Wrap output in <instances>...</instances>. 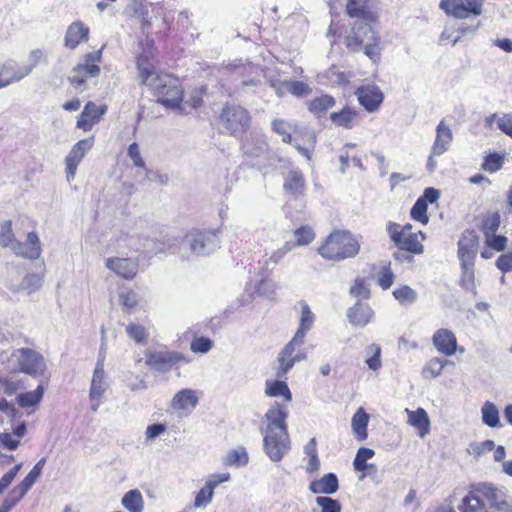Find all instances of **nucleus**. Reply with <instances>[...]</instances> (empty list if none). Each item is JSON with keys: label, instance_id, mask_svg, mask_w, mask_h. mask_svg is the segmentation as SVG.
Listing matches in <instances>:
<instances>
[{"label": "nucleus", "instance_id": "8", "mask_svg": "<svg viewBox=\"0 0 512 512\" xmlns=\"http://www.w3.org/2000/svg\"><path fill=\"white\" fill-rule=\"evenodd\" d=\"M11 358L16 362L20 372L32 377L42 376L46 369L44 357L31 348L13 350Z\"/></svg>", "mask_w": 512, "mask_h": 512}, {"label": "nucleus", "instance_id": "23", "mask_svg": "<svg viewBox=\"0 0 512 512\" xmlns=\"http://www.w3.org/2000/svg\"><path fill=\"white\" fill-rule=\"evenodd\" d=\"M477 250V238L469 233L464 235L458 242V256L461 266L474 265Z\"/></svg>", "mask_w": 512, "mask_h": 512}, {"label": "nucleus", "instance_id": "21", "mask_svg": "<svg viewBox=\"0 0 512 512\" xmlns=\"http://www.w3.org/2000/svg\"><path fill=\"white\" fill-rule=\"evenodd\" d=\"M432 342L436 350L445 356H453L458 348L455 334L446 328L438 329L433 335Z\"/></svg>", "mask_w": 512, "mask_h": 512}, {"label": "nucleus", "instance_id": "30", "mask_svg": "<svg viewBox=\"0 0 512 512\" xmlns=\"http://www.w3.org/2000/svg\"><path fill=\"white\" fill-rule=\"evenodd\" d=\"M242 150L249 157L259 158L268 151V144L263 136L251 135L243 142Z\"/></svg>", "mask_w": 512, "mask_h": 512}, {"label": "nucleus", "instance_id": "37", "mask_svg": "<svg viewBox=\"0 0 512 512\" xmlns=\"http://www.w3.org/2000/svg\"><path fill=\"white\" fill-rule=\"evenodd\" d=\"M45 458H41L31 469L28 475L16 486L23 494H26L33 484L36 482L38 477L41 475L43 467L45 465Z\"/></svg>", "mask_w": 512, "mask_h": 512}, {"label": "nucleus", "instance_id": "9", "mask_svg": "<svg viewBox=\"0 0 512 512\" xmlns=\"http://www.w3.org/2000/svg\"><path fill=\"white\" fill-rule=\"evenodd\" d=\"M220 121L230 134L237 136L249 128L250 116L241 106L227 105L222 110Z\"/></svg>", "mask_w": 512, "mask_h": 512}, {"label": "nucleus", "instance_id": "42", "mask_svg": "<svg viewBox=\"0 0 512 512\" xmlns=\"http://www.w3.org/2000/svg\"><path fill=\"white\" fill-rule=\"evenodd\" d=\"M2 75H6L7 79L11 83H16L21 81L23 78L28 76L29 74H23L22 72V65H19L14 60H8L6 61L2 67Z\"/></svg>", "mask_w": 512, "mask_h": 512}, {"label": "nucleus", "instance_id": "20", "mask_svg": "<svg viewBox=\"0 0 512 512\" xmlns=\"http://www.w3.org/2000/svg\"><path fill=\"white\" fill-rule=\"evenodd\" d=\"M139 263L136 259L111 257L106 260V268L124 279H133L138 272Z\"/></svg>", "mask_w": 512, "mask_h": 512}, {"label": "nucleus", "instance_id": "17", "mask_svg": "<svg viewBox=\"0 0 512 512\" xmlns=\"http://www.w3.org/2000/svg\"><path fill=\"white\" fill-rule=\"evenodd\" d=\"M183 359L178 352L157 351L146 354V364L158 372H167Z\"/></svg>", "mask_w": 512, "mask_h": 512}, {"label": "nucleus", "instance_id": "1", "mask_svg": "<svg viewBox=\"0 0 512 512\" xmlns=\"http://www.w3.org/2000/svg\"><path fill=\"white\" fill-rule=\"evenodd\" d=\"M137 64L142 82L153 89L158 102L168 108L180 107L183 90L179 80L169 74H157L144 55L138 58Z\"/></svg>", "mask_w": 512, "mask_h": 512}, {"label": "nucleus", "instance_id": "31", "mask_svg": "<svg viewBox=\"0 0 512 512\" xmlns=\"http://www.w3.org/2000/svg\"><path fill=\"white\" fill-rule=\"evenodd\" d=\"M408 413V423L419 430V435L424 437L429 432V417L423 408L415 411L406 409Z\"/></svg>", "mask_w": 512, "mask_h": 512}, {"label": "nucleus", "instance_id": "19", "mask_svg": "<svg viewBox=\"0 0 512 512\" xmlns=\"http://www.w3.org/2000/svg\"><path fill=\"white\" fill-rule=\"evenodd\" d=\"M43 284V277L36 273L26 274L21 282H16L13 278H8L6 280V287L12 293H26L27 295H31L37 292Z\"/></svg>", "mask_w": 512, "mask_h": 512}, {"label": "nucleus", "instance_id": "27", "mask_svg": "<svg viewBox=\"0 0 512 512\" xmlns=\"http://www.w3.org/2000/svg\"><path fill=\"white\" fill-rule=\"evenodd\" d=\"M314 320H315L314 314L310 310L308 304L306 302H302L301 303L300 325L291 340L303 345L305 342L306 334L311 329V327L314 323Z\"/></svg>", "mask_w": 512, "mask_h": 512}, {"label": "nucleus", "instance_id": "2", "mask_svg": "<svg viewBox=\"0 0 512 512\" xmlns=\"http://www.w3.org/2000/svg\"><path fill=\"white\" fill-rule=\"evenodd\" d=\"M287 411L275 403L265 414L267 427L264 435V449L273 462L280 461L290 449L286 425Z\"/></svg>", "mask_w": 512, "mask_h": 512}, {"label": "nucleus", "instance_id": "43", "mask_svg": "<svg viewBox=\"0 0 512 512\" xmlns=\"http://www.w3.org/2000/svg\"><path fill=\"white\" fill-rule=\"evenodd\" d=\"M43 394V386L38 385L37 388L33 391L19 394L17 396V402L23 408L32 407L37 405L41 401Z\"/></svg>", "mask_w": 512, "mask_h": 512}, {"label": "nucleus", "instance_id": "39", "mask_svg": "<svg viewBox=\"0 0 512 512\" xmlns=\"http://www.w3.org/2000/svg\"><path fill=\"white\" fill-rule=\"evenodd\" d=\"M449 363V360L434 357L424 365L421 374L425 379L436 378L441 375L443 368Z\"/></svg>", "mask_w": 512, "mask_h": 512}, {"label": "nucleus", "instance_id": "10", "mask_svg": "<svg viewBox=\"0 0 512 512\" xmlns=\"http://www.w3.org/2000/svg\"><path fill=\"white\" fill-rule=\"evenodd\" d=\"M483 3L484 0H441L440 8L447 15L458 19H465L470 15H481Z\"/></svg>", "mask_w": 512, "mask_h": 512}, {"label": "nucleus", "instance_id": "62", "mask_svg": "<svg viewBox=\"0 0 512 512\" xmlns=\"http://www.w3.org/2000/svg\"><path fill=\"white\" fill-rule=\"evenodd\" d=\"M212 347V341L206 337L196 338L191 343V350L196 353H207Z\"/></svg>", "mask_w": 512, "mask_h": 512}, {"label": "nucleus", "instance_id": "54", "mask_svg": "<svg viewBox=\"0 0 512 512\" xmlns=\"http://www.w3.org/2000/svg\"><path fill=\"white\" fill-rule=\"evenodd\" d=\"M106 112V106H97L95 103L89 101L84 106L82 113L84 117H89L94 124L98 123L101 116Z\"/></svg>", "mask_w": 512, "mask_h": 512}, {"label": "nucleus", "instance_id": "45", "mask_svg": "<svg viewBox=\"0 0 512 512\" xmlns=\"http://www.w3.org/2000/svg\"><path fill=\"white\" fill-rule=\"evenodd\" d=\"M393 296L401 305H411L416 302L418 293L410 286L403 285L394 289Z\"/></svg>", "mask_w": 512, "mask_h": 512}, {"label": "nucleus", "instance_id": "15", "mask_svg": "<svg viewBox=\"0 0 512 512\" xmlns=\"http://www.w3.org/2000/svg\"><path fill=\"white\" fill-rule=\"evenodd\" d=\"M230 480L229 473L212 474L210 475L205 485L199 490L195 496L194 507L195 508H206L212 501L215 488L224 482Z\"/></svg>", "mask_w": 512, "mask_h": 512}, {"label": "nucleus", "instance_id": "14", "mask_svg": "<svg viewBox=\"0 0 512 512\" xmlns=\"http://www.w3.org/2000/svg\"><path fill=\"white\" fill-rule=\"evenodd\" d=\"M94 143L93 137L78 141L70 150L65 158L66 178L71 182L76 174V170L86 153L92 148Z\"/></svg>", "mask_w": 512, "mask_h": 512}, {"label": "nucleus", "instance_id": "55", "mask_svg": "<svg viewBox=\"0 0 512 512\" xmlns=\"http://www.w3.org/2000/svg\"><path fill=\"white\" fill-rule=\"evenodd\" d=\"M410 214L414 220L424 225H426L429 221V218L427 216V204H425L423 200L417 199V201L411 208Z\"/></svg>", "mask_w": 512, "mask_h": 512}, {"label": "nucleus", "instance_id": "29", "mask_svg": "<svg viewBox=\"0 0 512 512\" xmlns=\"http://www.w3.org/2000/svg\"><path fill=\"white\" fill-rule=\"evenodd\" d=\"M283 188L294 198L302 196L305 190L303 174L299 170H290L285 177Z\"/></svg>", "mask_w": 512, "mask_h": 512}, {"label": "nucleus", "instance_id": "36", "mask_svg": "<svg viewBox=\"0 0 512 512\" xmlns=\"http://www.w3.org/2000/svg\"><path fill=\"white\" fill-rule=\"evenodd\" d=\"M357 115L358 113L356 111L350 108H344L340 112H333L330 115V119L337 126L351 129L354 126Z\"/></svg>", "mask_w": 512, "mask_h": 512}, {"label": "nucleus", "instance_id": "47", "mask_svg": "<svg viewBox=\"0 0 512 512\" xmlns=\"http://www.w3.org/2000/svg\"><path fill=\"white\" fill-rule=\"evenodd\" d=\"M474 265L461 266L462 275L460 279V286L467 292H471L476 295L475 287V276H474Z\"/></svg>", "mask_w": 512, "mask_h": 512}, {"label": "nucleus", "instance_id": "16", "mask_svg": "<svg viewBox=\"0 0 512 512\" xmlns=\"http://www.w3.org/2000/svg\"><path fill=\"white\" fill-rule=\"evenodd\" d=\"M199 398L193 389H182L178 391L170 402L171 409L178 416H188L197 406Z\"/></svg>", "mask_w": 512, "mask_h": 512}, {"label": "nucleus", "instance_id": "34", "mask_svg": "<svg viewBox=\"0 0 512 512\" xmlns=\"http://www.w3.org/2000/svg\"><path fill=\"white\" fill-rule=\"evenodd\" d=\"M122 506L129 512H143L144 500L139 490H129L121 500Z\"/></svg>", "mask_w": 512, "mask_h": 512}, {"label": "nucleus", "instance_id": "64", "mask_svg": "<svg viewBox=\"0 0 512 512\" xmlns=\"http://www.w3.org/2000/svg\"><path fill=\"white\" fill-rule=\"evenodd\" d=\"M498 129L512 138V115L504 114L497 120Z\"/></svg>", "mask_w": 512, "mask_h": 512}, {"label": "nucleus", "instance_id": "58", "mask_svg": "<svg viewBox=\"0 0 512 512\" xmlns=\"http://www.w3.org/2000/svg\"><path fill=\"white\" fill-rule=\"evenodd\" d=\"M479 27L480 21H477L475 24L470 25L464 23L458 25L457 27H455L456 36L454 37V39H452V45L454 46L457 42H459L463 36L474 35L475 32L479 29Z\"/></svg>", "mask_w": 512, "mask_h": 512}, {"label": "nucleus", "instance_id": "41", "mask_svg": "<svg viewBox=\"0 0 512 512\" xmlns=\"http://www.w3.org/2000/svg\"><path fill=\"white\" fill-rule=\"evenodd\" d=\"M368 0H347L346 13L352 18L369 20Z\"/></svg>", "mask_w": 512, "mask_h": 512}, {"label": "nucleus", "instance_id": "28", "mask_svg": "<svg viewBox=\"0 0 512 512\" xmlns=\"http://www.w3.org/2000/svg\"><path fill=\"white\" fill-rule=\"evenodd\" d=\"M339 488V482L336 474H325L319 480L311 482L309 489L314 494H334Z\"/></svg>", "mask_w": 512, "mask_h": 512}, {"label": "nucleus", "instance_id": "59", "mask_svg": "<svg viewBox=\"0 0 512 512\" xmlns=\"http://www.w3.org/2000/svg\"><path fill=\"white\" fill-rule=\"evenodd\" d=\"M294 236L297 245L303 246L311 243L314 240L315 234L310 227L303 226L295 230Z\"/></svg>", "mask_w": 512, "mask_h": 512}, {"label": "nucleus", "instance_id": "63", "mask_svg": "<svg viewBox=\"0 0 512 512\" xmlns=\"http://www.w3.org/2000/svg\"><path fill=\"white\" fill-rule=\"evenodd\" d=\"M486 243L496 251H503L506 247L507 238L505 236L491 234L486 236Z\"/></svg>", "mask_w": 512, "mask_h": 512}, {"label": "nucleus", "instance_id": "26", "mask_svg": "<svg viewBox=\"0 0 512 512\" xmlns=\"http://www.w3.org/2000/svg\"><path fill=\"white\" fill-rule=\"evenodd\" d=\"M453 139L451 129L445 124L444 120L440 121L436 128V139L432 146V155L440 156L445 153Z\"/></svg>", "mask_w": 512, "mask_h": 512}, {"label": "nucleus", "instance_id": "50", "mask_svg": "<svg viewBox=\"0 0 512 512\" xmlns=\"http://www.w3.org/2000/svg\"><path fill=\"white\" fill-rule=\"evenodd\" d=\"M25 496L20 490L14 487L0 505V512H9Z\"/></svg>", "mask_w": 512, "mask_h": 512}, {"label": "nucleus", "instance_id": "51", "mask_svg": "<svg viewBox=\"0 0 512 512\" xmlns=\"http://www.w3.org/2000/svg\"><path fill=\"white\" fill-rule=\"evenodd\" d=\"M504 164V156L498 153H490L485 157L482 168L491 173L496 172L502 168Z\"/></svg>", "mask_w": 512, "mask_h": 512}, {"label": "nucleus", "instance_id": "12", "mask_svg": "<svg viewBox=\"0 0 512 512\" xmlns=\"http://www.w3.org/2000/svg\"><path fill=\"white\" fill-rule=\"evenodd\" d=\"M397 223L389 222L387 224V232L390 235L393 243L398 247V249L409 252L411 254H422L424 251V246L422 242L419 240V236L422 240L425 239V234L423 232L414 233L407 236H402L401 233L397 230Z\"/></svg>", "mask_w": 512, "mask_h": 512}, {"label": "nucleus", "instance_id": "3", "mask_svg": "<svg viewBox=\"0 0 512 512\" xmlns=\"http://www.w3.org/2000/svg\"><path fill=\"white\" fill-rule=\"evenodd\" d=\"M487 504L497 512H512L511 499L502 490L485 483L472 486L469 493L462 499L459 510L461 512H488Z\"/></svg>", "mask_w": 512, "mask_h": 512}, {"label": "nucleus", "instance_id": "13", "mask_svg": "<svg viewBox=\"0 0 512 512\" xmlns=\"http://www.w3.org/2000/svg\"><path fill=\"white\" fill-rule=\"evenodd\" d=\"M302 344L290 340L278 354L279 367L276 376L283 378L294 366L295 363L306 359V353L300 350Z\"/></svg>", "mask_w": 512, "mask_h": 512}, {"label": "nucleus", "instance_id": "7", "mask_svg": "<svg viewBox=\"0 0 512 512\" xmlns=\"http://www.w3.org/2000/svg\"><path fill=\"white\" fill-rule=\"evenodd\" d=\"M103 48L85 54L82 61L71 70L68 79L77 89L84 90L88 79H94L100 75L99 63L102 60Z\"/></svg>", "mask_w": 512, "mask_h": 512}, {"label": "nucleus", "instance_id": "25", "mask_svg": "<svg viewBox=\"0 0 512 512\" xmlns=\"http://www.w3.org/2000/svg\"><path fill=\"white\" fill-rule=\"evenodd\" d=\"M374 312L366 303L357 302L349 308L347 317L353 326L364 327L373 319Z\"/></svg>", "mask_w": 512, "mask_h": 512}, {"label": "nucleus", "instance_id": "18", "mask_svg": "<svg viewBox=\"0 0 512 512\" xmlns=\"http://www.w3.org/2000/svg\"><path fill=\"white\" fill-rule=\"evenodd\" d=\"M359 103L368 111L378 110L383 102L384 95L376 85H364L355 91Z\"/></svg>", "mask_w": 512, "mask_h": 512}, {"label": "nucleus", "instance_id": "40", "mask_svg": "<svg viewBox=\"0 0 512 512\" xmlns=\"http://www.w3.org/2000/svg\"><path fill=\"white\" fill-rule=\"evenodd\" d=\"M482 421L489 427L495 428L501 426L499 411L496 405L486 401L481 408Z\"/></svg>", "mask_w": 512, "mask_h": 512}, {"label": "nucleus", "instance_id": "61", "mask_svg": "<svg viewBox=\"0 0 512 512\" xmlns=\"http://www.w3.org/2000/svg\"><path fill=\"white\" fill-rule=\"evenodd\" d=\"M127 153L135 167L145 168V161L141 156L139 146L136 142L129 145Z\"/></svg>", "mask_w": 512, "mask_h": 512}, {"label": "nucleus", "instance_id": "53", "mask_svg": "<svg viewBox=\"0 0 512 512\" xmlns=\"http://www.w3.org/2000/svg\"><path fill=\"white\" fill-rule=\"evenodd\" d=\"M126 332L130 338L135 340L138 344H145L147 339V332L144 326L136 323H130L126 327Z\"/></svg>", "mask_w": 512, "mask_h": 512}, {"label": "nucleus", "instance_id": "4", "mask_svg": "<svg viewBox=\"0 0 512 512\" xmlns=\"http://www.w3.org/2000/svg\"><path fill=\"white\" fill-rule=\"evenodd\" d=\"M369 20L358 19L346 35L344 43L352 51H364L371 60L376 61L380 55L379 37Z\"/></svg>", "mask_w": 512, "mask_h": 512}, {"label": "nucleus", "instance_id": "35", "mask_svg": "<svg viewBox=\"0 0 512 512\" xmlns=\"http://www.w3.org/2000/svg\"><path fill=\"white\" fill-rule=\"evenodd\" d=\"M265 394L269 397H284L286 401H291L292 394L285 381L274 380L266 381Z\"/></svg>", "mask_w": 512, "mask_h": 512}, {"label": "nucleus", "instance_id": "52", "mask_svg": "<svg viewBox=\"0 0 512 512\" xmlns=\"http://www.w3.org/2000/svg\"><path fill=\"white\" fill-rule=\"evenodd\" d=\"M288 92L296 97H305L312 92V88L302 81L287 80Z\"/></svg>", "mask_w": 512, "mask_h": 512}, {"label": "nucleus", "instance_id": "5", "mask_svg": "<svg viewBox=\"0 0 512 512\" xmlns=\"http://www.w3.org/2000/svg\"><path fill=\"white\" fill-rule=\"evenodd\" d=\"M360 244L347 230L333 231L319 247V254L327 260L341 261L356 256Z\"/></svg>", "mask_w": 512, "mask_h": 512}, {"label": "nucleus", "instance_id": "24", "mask_svg": "<svg viewBox=\"0 0 512 512\" xmlns=\"http://www.w3.org/2000/svg\"><path fill=\"white\" fill-rule=\"evenodd\" d=\"M13 253L17 256L31 260L38 259L41 254V246L37 234L34 232L28 233L26 242H19V244H15V250Z\"/></svg>", "mask_w": 512, "mask_h": 512}, {"label": "nucleus", "instance_id": "57", "mask_svg": "<svg viewBox=\"0 0 512 512\" xmlns=\"http://www.w3.org/2000/svg\"><path fill=\"white\" fill-rule=\"evenodd\" d=\"M367 351L371 354V356L366 359V364L371 370H378L382 365L380 359L381 347L377 344H371L367 347Z\"/></svg>", "mask_w": 512, "mask_h": 512}, {"label": "nucleus", "instance_id": "48", "mask_svg": "<svg viewBox=\"0 0 512 512\" xmlns=\"http://www.w3.org/2000/svg\"><path fill=\"white\" fill-rule=\"evenodd\" d=\"M46 54L42 49H33L28 56L27 64L22 65L23 74H30L41 62H46Z\"/></svg>", "mask_w": 512, "mask_h": 512}, {"label": "nucleus", "instance_id": "56", "mask_svg": "<svg viewBox=\"0 0 512 512\" xmlns=\"http://www.w3.org/2000/svg\"><path fill=\"white\" fill-rule=\"evenodd\" d=\"M317 505L321 507V512H341L340 502L327 496H318L315 499Z\"/></svg>", "mask_w": 512, "mask_h": 512}, {"label": "nucleus", "instance_id": "6", "mask_svg": "<svg viewBox=\"0 0 512 512\" xmlns=\"http://www.w3.org/2000/svg\"><path fill=\"white\" fill-rule=\"evenodd\" d=\"M219 230L193 229L183 238L180 250L184 257L208 255L219 247Z\"/></svg>", "mask_w": 512, "mask_h": 512}, {"label": "nucleus", "instance_id": "49", "mask_svg": "<svg viewBox=\"0 0 512 512\" xmlns=\"http://www.w3.org/2000/svg\"><path fill=\"white\" fill-rule=\"evenodd\" d=\"M325 77L331 85H346L350 81V74L340 71L336 67L329 68Z\"/></svg>", "mask_w": 512, "mask_h": 512}, {"label": "nucleus", "instance_id": "32", "mask_svg": "<svg viewBox=\"0 0 512 512\" xmlns=\"http://www.w3.org/2000/svg\"><path fill=\"white\" fill-rule=\"evenodd\" d=\"M369 416L363 408H359L352 417L351 426L354 434L359 441H364L368 437L367 426Z\"/></svg>", "mask_w": 512, "mask_h": 512}, {"label": "nucleus", "instance_id": "38", "mask_svg": "<svg viewBox=\"0 0 512 512\" xmlns=\"http://www.w3.org/2000/svg\"><path fill=\"white\" fill-rule=\"evenodd\" d=\"M249 462V456L244 447L230 450L224 457L223 463L227 466L244 467Z\"/></svg>", "mask_w": 512, "mask_h": 512}, {"label": "nucleus", "instance_id": "46", "mask_svg": "<svg viewBox=\"0 0 512 512\" xmlns=\"http://www.w3.org/2000/svg\"><path fill=\"white\" fill-rule=\"evenodd\" d=\"M15 244H19V241H17L14 237V233L12 231V223L11 221H6L1 226L0 245L2 247L10 248L11 251L14 252Z\"/></svg>", "mask_w": 512, "mask_h": 512}, {"label": "nucleus", "instance_id": "22", "mask_svg": "<svg viewBox=\"0 0 512 512\" xmlns=\"http://www.w3.org/2000/svg\"><path fill=\"white\" fill-rule=\"evenodd\" d=\"M90 29L81 21L72 22L65 33L64 45L66 48L74 50L82 42H87L89 39Z\"/></svg>", "mask_w": 512, "mask_h": 512}, {"label": "nucleus", "instance_id": "60", "mask_svg": "<svg viewBox=\"0 0 512 512\" xmlns=\"http://www.w3.org/2000/svg\"><path fill=\"white\" fill-rule=\"evenodd\" d=\"M378 284L382 287V289L386 290L391 287L394 281V274L390 268V266H384L378 276Z\"/></svg>", "mask_w": 512, "mask_h": 512}, {"label": "nucleus", "instance_id": "44", "mask_svg": "<svg viewBox=\"0 0 512 512\" xmlns=\"http://www.w3.org/2000/svg\"><path fill=\"white\" fill-rule=\"evenodd\" d=\"M335 104V99L332 96L325 94L310 101L308 108L312 113L320 115L334 107Z\"/></svg>", "mask_w": 512, "mask_h": 512}, {"label": "nucleus", "instance_id": "11", "mask_svg": "<svg viewBox=\"0 0 512 512\" xmlns=\"http://www.w3.org/2000/svg\"><path fill=\"white\" fill-rule=\"evenodd\" d=\"M109 383L104 370V357L98 358L95 365L91 380L89 398L91 401V409L95 412L99 408L104 393L107 391Z\"/></svg>", "mask_w": 512, "mask_h": 512}, {"label": "nucleus", "instance_id": "33", "mask_svg": "<svg viewBox=\"0 0 512 512\" xmlns=\"http://www.w3.org/2000/svg\"><path fill=\"white\" fill-rule=\"evenodd\" d=\"M375 455L373 449L361 447L358 449L356 456L353 460L354 470L357 472H364L366 470H374L377 472V466L373 463H367Z\"/></svg>", "mask_w": 512, "mask_h": 512}]
</instances>
